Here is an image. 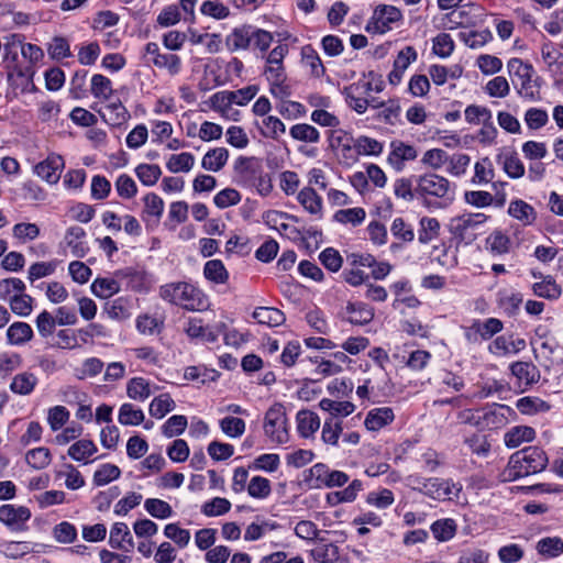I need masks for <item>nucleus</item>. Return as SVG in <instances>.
Here are the masks:
<instances>
[{
	"instance_id": "1",
	"label": "nucleus",
	"mask_w": 563,
	"mask_h": 563,
	"mask_svg": "<svg viewBox=\"0 0 563 563\" xmlns=\"http://www.w3.org/2000/svg\"><path fill=\"white\" fill-rule=\"evenodd\" d=\"M547 453L539 446L515 452L503 472L504 481L512 482L542 472L548 465Z\"/></svg>"
},
{
	"instance_id": "2",
	"label": "nucleus",
	"mask_w": 563,
	"mask_h": 563,
	"mask_svg": "<svg viewBox=\"0 0 563 563\" xmlns=\"http://www.w3.org/2000/svg\"><path fill=\"white\" fill-rule=\"evenodd\" d=\"M159 297L172 305L189 311L201 310L207 306V298L196 286L186 283H168L159 287Z\"/></svg>"
},
{
	"instance_id": "3",
	"label": "nucleus",
	"mask_w": 563,
	"mask_h": 563,
	"mask_svg": "<svg viewBox=\"0 0 563 563\" xmlns=\"http://www.w3.org/2000/svg\"><path fill=\"white\" fill-rule=\"evenodd\" d=\"M489 219L483 212H466L450 220L449 231L457 242L471 244Z\"/></svg>"
},
{
	"instance_id": "4",
	"label": "nucleus",
	"mask_w": 563,
	"mask_h": 563,
	"mask_svg": "<svg viewBox=\"0 0 563 563\" xmlns=\"http://www.w3.org/2000/svg\"><path fill=\"white\" fill-rule=\"evenodd\" d=\"M3 62L8 69L9 79L15 75L20 78L33 80L35 70L30 66H22L19 64V54L22 55L24 36L21 34H9L3 37Z\"/></svg>"
},
{
	"instance_id": "5",
	"label": "nucleus",
	"mask_w": 563,
	"mask_h": 563,
	"mask_svg": "<svg viewBox=\"0 0 563 563\" xmlns=\"http://www.w3.org/2000/svg\"><path fill=\"white\" fill-rule=\"evenodd\" d=\"M507 70L512 78V82L518 85V93L523 99L534 101L539 99V90L533 85V67L522 59L514 57L507 63Z\"/></svg>"
},
{
	"instance_id": "6",
	"label": "nucleus",
	"mask_w": 563,
	"mask_h": 563,
	"mask_svg": "<svg viewBox=\"0 0 563 563\" xmlns=\"http://www.w3.org/2000/svg\"><path fill=\"white\" fill-rule=\"evenodd\" d=\"M416 190L418 198L435 197L441 199H453V189L450 181L438 174L427 173L416 177Z\"/></svg>"
},
{
	"instance_id": "7",
	"label": "nucleus",
	"mask_w": 563,
	"mask_h": 563,
	"mask_svg": "<svg viewBox=\"0 0 563 563\" xmlns=\"http://www.w3.org/2000/svg\"><path fill=\"white\" fill-rule=\"evenodd\" d=\"M287 418L280 405L271 407L265 413L264 432L272 442L283 444L288 441Z\"/></svg>"
},
{
	"instance_id": "8",
	"label": "nucleus",
	"mask_w": 563,
	"mask_h": 563,
	"mask_svg": "<svg viewBox=\"0 0 563 563\" xmlns=\"http://www.w3.org/2000/svg\"><path fill=\"white\" fill-rule=\"evenodd\" d=\"M402 19L401 11L389 4H379L375 8L371 21L366 25L367 32L385 34L391 30V25Z\"/></svg>"
},
{
	"instance_id": "9",
	"label": "nucleus",
	"mask_w": 563,
	"mask_h": 563,
	"mask_svg": "<svg viewBox=\"0 0 563 563\" xmlns=\"http://www.w3.org/2000/svg\"><path fill=\"white\" fill-rule=\"evenodd\" d=\"M476 426L487 429L503 428L508 423L509 417L516 415L515 410L509 406L498 404H494L483 410H476Z\"/></svg>"
},
{
	"instance_id": "10",
	"label": "nucleus",
	"mask_w": 563,
	"mask_h": 563,
	"mask_svg": "<svg viewBox=\"0 0 563 563\" xmlns=\"http://www.w3.org/2000/svg\"><path fill=\"white\" fill-rule=\"evenodd\" d=\"M509 371L517 379V386L521 393L539 383L541 374L532 362L517 361L509 365Z\"/></svg>"
},
{
	"instance_id": "11",
	"label": "nucleus",
	"mask_w": 563,
	"mask_h": 563,
	"mask_svg": "<svg viewBox=\"0 0 563 563\" xmlns=\"http://www.w3.org/2000/svg\"><path fill=\"white\" fill-rule=\"evenodd\" d=\"M233 169L238 184L251 188L263 167L255 157L240 156L235 161Z\"/></svg>"
},
{
	"instance_id": "12",
	"label": "nucleus",
	"mask_w": 563,
	"mask_h": 563,
	"mask_svg": "<svg viewBox=\"0 0 563 563\" xmlns=\"http://www.w3.org/2000/svg\"><path fill=\"white\" fill-rule=\"evenodd\" d=\"M504 329V323L497 318H488L485 321L474 320L468 327L465 336L470 342H477L478 336L482 340H489Z\"/></svg>"
},
{
	"instance_id": "13",
	"label": "nucleus",
	"mask_w": 563,
	"mask_h": 563,
	"mask_svg": "<svg viewBox=\"0 0 563 563\" xmlns=\"http://www.w3.org/2000/svg\"><path fill=\"white\" fill-rule=\"evenodd\" d=\"M64 168V159L60 155L52 154L46 159L35 165L34 172L48 184H56Z\"/></svg>"
},
{
	"instance_id": "14",
	"label": "nucleus",
	"mask_w": 563,
	"mask_h": 563,
	"mask_svg": "<svg viewBox=\"0 0 563 563\" xmlns=\"http://www.w3.org/2000/svg\"><path fill=\"white\" fill-rule=\"evenodd\" d=\"M418 156V152L415 146L407 144L400 140H394L390 142V153L388 155V162L397 170L404 168L406 161H415Z\"/></svg>"
},
{
	"instance_id": "15",
	"label": "nucleus",
	"mask_w": 563,
	"mask_h": 563,
	"mask_svg": "<svg viewBox=\"0 0 563 563\" xmlns=\"http://www.w3.org/2000/svg\"><path fill=\"white\" fill-rule=\"evenodd\" d=\"M31 517V511L24 506L5 504L0 507V521L5 526L19 530Z\"/></svg>"
},
{
	"instance_id": "16",
	"label": "nucleus",
	"mask_w": 563,
	"mask_h": 563,
	"mask_svg": "<svg viewBox=\"0 0 563 563\" xmlns=\"http://www.w3.org/2000/svg\"><path fill=\"white\" fill-rule=\"evenodd\" d=\"M109 544L112 549L125 552H129L134 548L133 537L126 523H113L110 530Z\"/></svg>"
},
{
	"instance_id": "17",
	"label": "nucleus",
	"mask_w": 563,
	"mask_h": 563,
	"mask_svg": "<svg viewBox=\"0 0 563 563\" xmlns=\"http://www.w3.org/2000/svg\"><path fill=\"white\" fill-rule=\"evenodd\" d=\"M507 213L523 227L532 225L538 218L536 209L522 199L511 200Z\"/></svg>"
},
{
	"instance_id": "18",
	"label": "nucleus",
	"mask_w": 563,
	"mask_h": 563,
	"mask_svg": "<svg viewBox=\"0 0 563 563\" xmlns=\"http://www.w3.org/2000/svg\"><path fill=\"white\" fill-rule=\"evenodd\" d=\"M346 320L355 325H364L374 319V308L365 302H347L345 307Z\"/></svg>"
},
{
	"instance_id": "19",
	"label": "nucleus",
	"mask_w": 563,
	"mask_h": 563,
	"mask_svg": "<svg viewBox=\"0 0 563 563\" xmlns=\"http://www.w3.org/2000/svg\"><path fill=\"white\" fill-rule=\"evenodd\" d=\"M395 415L389 407L374 408L367 412L364 424L369 431H378L387 424L391 423Z\"/></svg>"
},
{
	"instance_id": "20",
	"label": "nucleus",
	"mask_w": 563,
	"mask_h": 563,
	"mask_svg": "<svg viewBox=\"0 0 563 563\" xmlns=\"http://www.w3.org/2000/svg\"><path fill=\"white\" fill-rule=\"evenodd\" d=\"M252 25H242L233 29L227 36V46L231 52L252 47Z\"/></svg>"
},
{
	"instance_id": "21",
	"label": "nucleus",
	"mask_w": 563,
	"mask_h": 563,
	"mask_svg": "<svg viewBox=\"0 0 563 563\" xmlns=\"http://www.w3.org/2000/svg\"><path fill=\"white\" fill-rule=\"evenodd\" d=\"M85 236V230L78 225L68 228L65 233V242L76 257H84L88 252V246L82 241Z\"/></svg>"
},
{
	"instance_id": "22",
	"label": "nucleus",
	"mask_w": 563,
	"mask_h": 563,
	"mask_svg": "<svg viewBox=\"0 0 563 563\" xmlns=\"http://www.w3.org/2000/svg\"><path fill=\"white\" fill-rule=\"evenodd\" d=\"M97 451L98 448L92 440L81 439L68 448L67 454L76 462L88 464L91 462L89 457L92 456Z\"/></svg>"
},
{
	"instance_id": "23",
	"label": "nucleus",
	"mask_w": 563,
	"mask_h": 563,
	"mask_svg": "<svg viewBox=\"0 0 563 563\" xmlns=\"http://www.w3.org/2000/svg\"><path fill=\"white\" fill-rule=\"evenodd\" d=\"M534 438L536 431L533 428L528 426H516L505 433L504 442L507 448L515 449L523 442L532 441Z\"/></svg>"
},
{
	"instance_id": "24",
	"label": "nucleus",
	"mask_w": 563,
	"mask_h": 563,
	"mask_svg": "<svg viewBox=\"0 0 563 563\" xmlns=\"http://www.w3.org/2000/svg\"><path fill=\"white\" fill-rule=\"evenodd\" d=\"M157 389L158 386L152 389L151 383L144 377H133L126 384L128 397L137 401H144Z\"/></svg>"
},
{
	"instance_id": "25",
	"label": "nucleus",
	"mask_w": 563,
	"mask_h": 563,
	"mask_svg": "<svg viewBox=\"0 0 563 563\" xmlns=\"http://www.w3.org/2000/svg\"><path fill=\"white\" fill-rule=\"evenodd\" d=\"M228 159L229 151L225 147H216L205 154L201 166L206 170L217 173L225 166Z\"/></svg>"
},
{
	"instance_id": "26",
	"label": "nucleus",
	"mask_w": 563,
	"mask_h": 563,
	"mask_svg": "<svg viewBox=\"0 0 563 563\" xmlns=\"http://www.w3.org/2000/svg\"><path fill=\"white\" fill-rule=\"evenodd\" d=\"M321 410L328 412L334 420L347 417L355 410V406L351 401H338L329 398H323L319 402Z\"/></svg>"
},
{
	"instance_id": "27",
	"label": "nucleus",
	"mask_w": 563,
	"mask_h": 563,
	"mask_svg": "<svg viewBox=\"0 0 563 563\" xmlns=\"http://www.w3.org/2000/svg\"><path fill=\"white\" fill-rule=\"evenodd\" d=\"M100 114L106 122L113 126L123 124L130 118L129 111L119 99L108 103Z\"/></svg>"
},
{
	"instance_id": "28",
	"label": "nucleus",
	"mask_w": 563,
	"mask_h": 563,
	"mask_svg": "<svg viewBox=\"0 0 563 563\" xmlns=\"http://www.w3.org/2000/svg\"><path fill=\"white\" fill-rule=\"evenodd\" d=\"M37 377L30 372L16 374L10 384V390L13 394L26 396L33 393L37 385Z\"/></svg>"
},
{
	"instance_id": "29",
	"label": "nucleus",
	"mask_w": 563,
	"mask_h": 563,
	"mask_svg": "<svg viewBox=\"0 0 563 563\" xmlns=\"http://www.w3.org/2000/svg\"><path fill=\"white\" fill-rule=\"evenodd\" d=\"M252 316L260 324L268 327H278L286 320L284 312L273 307H258Z\"/></svg>"
},
{
	"instance_id": "30",
	"label": "nucleus",
	"mask_w": 563,
	"mask_h": 563,
	"mask_svg": "<svg viewBox=\"0 0 563 563\" xmlns=\"http://www.w3.org/2000/svg\"><path fill=\"white\" fill-rule=\"evenodd\" d=\"M33 338V329L26 322H13L7 330V339L11 345H23Z\"/></svg>"
},
{
	"instance_id": "31",
	"label": "nucleus",
	"mask_w": 563,
	"mask_h": 563,
	"mask_svg": "<svg viewBox=\"0 0 563 563\" xmlns=\"http://www.w3.org/2000/svg\"><path fill=\"white\" fill-rule=\"evenodd\" d=\"M320 428V418L310 410H300L297 413V429L302 438L311 437Z\"/></svg>"
},
{
	"instance_id": "32",
	"label": "nucleus",
	"mask_w": 563,
	"mask_h": 563,
	"mask_svg": "<svg viewBox=\"0 0 563 563\" xmlns=\"http://www.w3.org/2000/svg\"><path fill=\"white\" fill-rule=\"evenodd\" d=\"M203 276L207 280L222 285L229 280V272L221 260H210L205 263Z\"/></svg>"
},
{
	"instance_id": "33",
	"label": "nucleus",
	"mask_w": 563,
	"mask_h": 563,
	"mask_svg": "<svg viewBox=\"0 0 563 563\" xmlns=\"http://www.w3.org/2000/svg\"><path fill=\"white\" fill-rule=\"evenodd\" d=\"M310 554L317 563H335L340 559L339 547L332 542H320L310 551Z\"/></svg>"
},
{
	"instance_id": "34",
	"label": "nucleus",
	"mask_w": 563,
	"mask_h": 563,
	"mask_svg": "<svg viewBox=\"0 0 563 563\" xmlns=\"http://www.w3.org/2000/svg\"><path fill=\"white\" fill-rule=\"evenodd\" d=\"M486 246L492 254L504 255L509 253L511 240L501 230H495L487 236Z\"/></svg>"
},
{
	"instance_id": "35",
	"label": "nucleus",
	"mask_w": 563,
	"mask_h": 563,
	"mask_svg": "<svg viewBox=\"0 0 563 563\" xmlns=\"http://www.w3.org/2000/svg\"><path fill=\"white\" fill-rule=\"evenodd\" d=\"M363 489V483L360 479H354L343 490L333 492L328 494L327 499L331 505L341 503H352L355 500L357 494Z\"/></svg>"
},
{
	"instance_id": "36",
	"label": "nucleus",
	"mask_w": 563,
	"mask_h": 563,
	"mask_svg": "<svg viewBox=\"0 0 563 563\" xmlns=\"http://www.w3.org/2000/svg\"><path fill=\"white\" fill-rule=\"evenodd\" d=\"M143 220H146L147 218H154L156 221H158L164 212V200L155 192H148L143 197Z\"/></svg>"
},
{
	"instance_id": "37",
	"label": "nucleus",
	"mask_w": 563,
	"mask_h": 563,
	"mask_svg": "<svg viewBox=\"0 0 563 563\" xmlns=\"http://www.w3.org/2000/svg\"><path fill=\"white\" fill-rule=\"evenodd\" d=\"M440 234V222L435 218L422 217L419 221L418 241L428 244Z\"/></svg>"
},
{
	"instance_id": "38",
	"label": "nucleus",
	"mask_w": 563,
	"mask_h": 563,
	"mask_svg": "<svg viewBox=\"0 0 563 563\" xmlns=\"http://www.w3.org/2000/svg\"><path fill=\"white\" fill-rule=\"evenodd\" d=\"M299 203L311 214H320L322 210V199L311 187L302 188L297 197Z\"/></svg>"
},
{
	"instance_id": "39",
	"label": "nucleus",
	"mask_w": 563,
	"mask_h": 563,
	"mask_svg": "<svg viewBox=\"0 0 563 563\" xmlns=\"http://www.w3.org/2000/svg\"><path fill=\"white\" fill-rule=\"evenodd\" d=\"M176 404L168 393L161 394L150 404V415L156 419L164 418L168 412L173 411Z\"/></svg>"
},
{
	"instance_id": "40",
	"label": "nucleus",
	"mask_w": 563,
	"mask_h": 563,
	"mask_svg": "<svg viewBox=\"0 0 563 563\" xmlns=\"http://www.w3.org/2000/svg\"><path fill=\"white\" fill-rule=\"evenodd\" d=\"M430 529L438 541L445 542L455 536L456 523L451 518L439 519L431 525Z\"/></svg>"
},
{
	"instance_id": "41",
	"label": "nucleus",
	"mask_w": 563,
	"mask_h": 563,
	"mask_svg": "<svg viewBox=\"0 0 563 563\" xmlns=\"http://www.w3.org/2000/svg\"><path fill=\"white\" fill-rule=\"evenodd\" d=\"M90 91L97 99L104 101L110 100L113 93L112 82L108 77L101 74H96L91 78Z\"/></svg>"
},
{
	"instance_id": "42",
	"label": "nucleus",
	"mask_w": 563,
	"mask_h": 563,
	"mask_svg": "<svg viewBox=\"0 0 563 563\" xmlns=\"http://www.w3.org/2000/svg\"><path fill=\"white\" fill-rule=\"evenodd\" d=\"M532 289L536 296L550 300L558 299L562 294L561 286L551 276H547L542 282L534 283Z\"/></svg>"
},
{
	"instance_id": "43",
	"label": "nucleus",
	"mask_w": 563,
	"mask_h": 563,
	"mask_svg": "<svg viewBox=\"0 0 563 563\" xmlns=\"http://www.w3.org/2000/svg\"><path fill=\"white\" fill-rule=\"evenodd\" d=\"M517 409L522 415H534L538 412H545L550 410V405L538 397L526 396L517 400Z\"/></svg>"
},
{
	"instance_id": "44",
	"label": "nucleus",
	"mask_w": 563,
	"mask_h": 563,
	"mask_svg": "<svg viewBox=\"0 0 563 563\" xmlns=\"http://www.w3.org/2000/svg\"><path fill=\"white\" fill-rule=\"evenodd\" d=\"M25 462L34 470H44L52 462V454L47 448L32 449L25 454Z\"/></svg>"
},
{
	"instance_id": "45",
	"label": "nucleus",
	"mask_w": 563,
	"mask_h": 563,
	"mask_svg": "<svg viewBox=\"0 0 563 563\" xmlns=\"http://www.w3.org/2000/svg\"><path fill=\"white\" fill-rule=\"evenodd\" d=\"M144 412L134 405L125 402L119 409L118 420L123 426H139L144 421Z\"/></svg>"
},
{
	"instance_id": "46",
	"label": "nucleus",
	"mask_w": 563,
	"mask_h": 563,
	"mask_svg": "<svg viewBox=\"0 0 563 563\" xmlns=\"http://www.w3.org/2000/svg\"><path fill=\"white\" fill-rule=\"evenodd\" d=\"M342 430V420H334L333 417H329L324 420L321 439L325 444L336 446Z\"/></svg>"
},
{
	"instance_id": "47",
	"label": "nucleus",
	"mask_w": 563,
	"mask_h": 563,
	"mask_svg": "<svg viewBox=\"0 0 563 563\" xmlns=\"http://www.w3.org/2000/svg\"><path fill=\"white\" fill-rule=\"evenodd\" d=\"M153 65L159 69H165L170 76H176L181 70V59L173 53H162L157 58H151Z\"/></svg>"
},
{
	"instance_id": "48",
	"label": "nucleus",
	"mask_w": 563,
	"mask_h": 563,
	"mask_svg": "<svg viewBox=\"0 0 563 563\" xmlns=\"http://www.w3.org/2000/svg\"><path fill=\"white\" fill-rule=\"evenodd\" d=\"M328 139L330 147L332 150H341L345 157L352 151L353 137L346 131L334 128V130L329 132Z\"/></svg>"
},
{
	"instance_id": "49",
	"label": "nucleus",
	"mask_w": 563,
	"mask_h": 563,
	"mask_svg": "<svg viewBox=\"0 0 563 563\" xmlns=\"http://www.w3.org/2000/svg\"><path fill=\"white\" fill-rule=\"evenodd\" d=\"M459 38L471 48H479L493 38L492 32L487 29L482 31H463Z\"/></svg>"
},
{
	"instance_id": "50",
	"label": "nucleus",
	"mask_w": 563,
	"mask_h": 563,
	"mask_svg": "<svg viewBox=\"0 0 563 563\" xmlns=\"http://www.w3.org/2000/svg\"><path fill=\"white\" fill-rule=\"evenodd\" d=\"M195 164V156L189 152H183L180 154H173L167 163L166 167L170 173H187Z\"/></svg>"
},
{
	"instance_id": "51",
	"label": "nucleus",
	"mask_w": 563,
	"mask_h": 563,
	"mask_svg": "<svg viewBox=\"0 0 563 563\" xmlns=\"http://www.w3.org/2000/svg\"><path fill=\"white\" fill-rule=\"evenodd\" d=\"M120 290V284L114 278H97L91 284V291L99 298H109Z\"/></svg>"
},
{
	"instance_id": "52",
	"label": "nucleus",
	"mask_w": 563,
	"mask_h": 563,
	"mask_svg": "<svg viewBox=\"0 0 563 563\" xmlns=\"http://www.w3.org/2000/svg\"><path fill=\"white\" fill-rule=\"evenodd\" d=\"M366 217V212L361 207L340 209L338 210L333 219L341 224H352L353 227L360 225Z\"/></svg>"
},
{
	"instance_id": "53",
	"label": "nucleus",
	"mask_w": 563,
	"mask_h": 563,
	"mask_svg": "<svg viewBox=\"0 0 563 563\" xmlns=\"http://www.w3.org/2000/svg\"><path fill=\"white\" fill-rule=\"evenodd\" d=\"M289 134L294 140L307 143H317L320 140L319 131L313 125L307 123L292 125L289 130Z\"/></svg>"
},
{
	"instance_id": "54",
	"label": "nucleus",
	"mask_w": 563,
	"mask_h": 563,
	"mask_svg": "<svg viewBox=\"0 0 563 563\" xmlns=\"http://www.w3.org/2000/svg\"><path fill=\"white\" fill-rule=\"evenodd\" d=\"M120 475L121 470L117 465L104 463L95 472L92 482L95 486H104L112 481L118 479Z\"/></svg>"
},
{
	"instance_id": "55",
	"label": "nucleus",
	"mask_w": 563,
	"mask_h": 563,
	"mask_svg": "<svg viewBox=\"0 0 563 563\" xmlns=\"http://www.w3.org/2000/svg\"><path fill=\"white\" fill-rule=\"evenodd\" d=\"M139 180L147 187L154 186L162 175V169L154 164H140L135 167Z\"/></svg>"
},
{
	"instance_id": "56",
	"label": "nucleus",
	"mask_w": 563,
	"mask_h": 563,
	"mask_svg": "<svg viewBox=\"0 0 563 563\" xmlns=\"http://www.w3.org/2000/svg\"><path fill=\"white\" fill-rule=\"evenodd\" d=\"M145 510L156 519H167L173 516L172 506L158 498H147L144 501Z\"/></svg>"
},
{
	"instance_id": "57",
	"label": "nucleus",
	"mask_w": 563,
	"mask_h": 563,
	"mask_svg": "<svg viewBox=\"0 0 563 563\" xmlns=\"http://www.w3.org/2000/svg\"><path fill=\"white\" fill-rule=\"evenodd\" d=\"M33 298L22 292L14 294L9 298L10 309L13 313L27 317L32 312Z\"/></svg>"
},
{
	"instance_id": "58",
	"label": "nucleus",
	"mask_w": 563,
	"mask_h": 563,
	"mask_svg": "<svg viewBox=\"0 0 563 563\" xmlns=\"http://www.w3.org/2000/svg\"><path fill=\"white\" fill-rule=\"evenodd\" d=\"M302 62L307 67L310 68L312 76L320 78L324 75L325 68L321 62V58L311 46H306L302 48Z\"/></svg>"
},
{
	"instance_id": "59",
	"label": "nucleus",
	"mask_w": 563,
	"mask_h": 563,
	"mask_svg": "<svg viewBox=\"0 0 563 563\" xmlns=\"http://www.w3.org/2000/svg\"><path fill=\"white\" fill-rule=\"evenodd\" d=\"M330 470L327 464L317 463L308 470L309 477H306L305 481L310 487L321 488L325 484Z\"/></svg>"
},
{
	"instance_id": "60",
	"label": "nucleus",
	"mask_w": 563,
	"mask_h": 563,
	"mask_svg": "<svg viewBox=\"0 0 563 563\" xmlns=\"http://www.w3.org/2000/svg\"><path fill=\"white\" fill-rule=\"evenodd\" d=\"M358 89L360 88L357 86L351 85L344 88L343 93L345 96V101L349 104V107L352 108L357 113L363 114L369 106V100L358 97Z\"/></svg>"
},
{
	"instance_id": "61",
	"label": "nucleus",
	"mask_w": 563,
	"mask_h": 563,
	"mask_svg": "<svg viewBox=\"0 0 563 563\" xmlns=\"http://www.w3.org/2000/svg\"><path fill=\"white\" fill-rule=\"evenodd\" d=\"M537 550L540 554L555 558L563 553V540L559 537L543 538L537 544Z\"/></svg>"
},
{
	"instance_id": "62",
	"label": "nucleus",
	"mask_w": 563,
	"mask_h": 563,
	"mask_svg": "<svg viewBox=\"0 0 563 563\" xmlns=\"http://www.w3.org/2000/svg\"><path fill=\"white\" fill-rule=\"evenodd\" d=\"M494 178V168L492 161L488 157H484L475 163L474 166V184H487Z\"/></svg>"
},
{
	"instance_id": "63",
	"label": "nucleus",
	"mask_w": 563,
	"mask_h": 563,
	"mask_svg": "<svg viewBox=\"0 0 563 563\" xmlns=\"http://www.w3.org/2000/svg\"><path fill=\"white\" fill-rule=\"evenodd\" d=\"M187 418L183 415L172 416L162 427V433L166 438H174L181 434L187 428Z\"/></svg>"
},
{
	"instance_id": "64",
	"label": "nucleus",
	"mask_w": 563,
	"mask_h": 563,
	"mask_svg": "<svg viewBox=\"0 0 563 563\" xmlns=\"http://www.w3.org/2000/svg\"><path fill=\"white\" fill-rule=\"evenodd\" d=\"M272 486L269 479L262 476H254L247 485V493L253 498L263 499L269 496Z\"/></svg>"
}]
</instances>
